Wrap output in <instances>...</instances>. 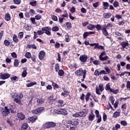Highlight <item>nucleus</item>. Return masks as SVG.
<instances>
[{"label": "nucleus", "instance_id": "1", "mask_svg": "<svg viewBox=\"0 0 130 130\" xmlns=\"http://www.w3.org/2000/svg\"><path fill=\"white\" fill-rule=\"evenodd\" d=\"M75 75H76L77 77H82V76H83V79H85L86 78V70L84 71L82 69L78 70L76 71Z\"/></svg>", "mask_w": 130, "mask_h": 130}, {"label": "nucleus", "instance_id": "2", "mask_svg": "<svg viewBox=\"0 0 130 130\" xmlns=\"http://www.w3.org/2000/svg\"><path fill=\"white\" fill-rule=\"evenodd\" d=\"M104 90V88L103 87V84H99V87L96 86L95 87V92L96 94H98V95H101V92H100V91L101 92H102Z\"/></svg>", "mask_w": 130, "mask_h": 130}, {"label": "nucleus", "instance_id": "3", "mask_svg": "<svg viewBox=\"0 0 130 130\" xmlns=\"http://www.w3.org/2000/svg\"><path fill=\"white\" fill-rule=\"evenodd\" d=\"M42 31L45 32V34L47 35H51V28L49 26H46L42 28Z\"/></svg>", "mask_w": 130, "mask_h": 130}, {"label": "nucleus", "instance_id": "4", "mask_svg": "<svg viewBox=\"0 0 130 130\" xmlns=\"http://www.w3.org/2000/svg\"><path fill=\"white\" fill-rule=\"evenodd\" d=\"M11 77V75L9 73H0V79L1 80H7V79H9Z\"/></svg>", "mask_w": 130, "mask_h": 130}, {"label": "nucleus", "instance_id": "5", "mask_svg": "<svg viewBox=\"0 0 130 130\" xmlns=\"http://www.w3.org/2000/svg\"><path fill=\"white\" fill-rule=\"evenodd\" d=\"M54 112L57 113V114H68L67 113V110L64 109L54 110Z\"/></svg>", "mask_w": 130, "mask_h": 130}, {"label": "nucleus", "instance_id": "6", "mask_svg": "<svg viewBox=\"0 0 130 130\" xmlns=\"http://www.w3.org/2000/svg\"><path fill=\"white\" fill-rule=\"evenodd\" d=\"M55 126V123L53 122H47L45 124H44V127H46V128H49V127H53Z\"/></svg>", "mask_w": 130, "mask_h": 130}, {"label": "nucleus", "instance_id": "7", "mask_svg": "<svg viewBox=\"0 0 130 130\" xmlns=\"http://www.w3.org/2000/svg\"><path fill=\"white\" fill-rule=\"evenodd\" d=\"M44 110V108L41 107L38 108L36 110L32 111V113L34 114H39V113H41V112H42V111H43Z\"/></svg>", "mask_w": 130, "mask_h": 130}, {"label": "nucleus", "instance_id": "8", "mask_svg": "<svg viewBox=\"0 0 130 130\" xmlns=\"http://www.w3.org/2000/svg\"><path fill=\"white\" fill-rule=\"evenodd\" d=\"M40 60H42L44 57H45V51L41 50L40 51L38 56Z\"/></svg>", "mask_w": 130, "mask_h": 130}, {"label": "nucleus", "instance_id": "9", "mask_svg": "<svg viewBox=\"0 0 130 130\" xmlns=\"http://www.w3.org/2000/svg\"><path fill=\"white\" fill-rule=\"evenodd\" d=\"M34 39H36L37 37V35H43V34H44L45 32L43 31L42 30H38L37 32L36 31H34Z\"/></svg>", "mask_w": 130, "mask_h": 130}, {"label": "nucleus", "instance_id": "10", "mask_svg": "<svg viewBox=\"0 0 130 130\" xmlns=\"http://www.w3.org/2000/svg\"><path fill=\"white\" fill-rule=\"evenodd\" d=\"M1 112L3 114H10V110L8 109V107H5V109L1 108L0 109Z\"/></svg>", "mask_w": 130, "mask_h": 130}, {"label": "nucleus", "instance_id": "11", "mask_svg": "<svg viewBox=\"0 0 130 130\" xmlns=\"http://www.w3.org/2000/svg\"><path fill=\"white\" fill-rule=\"evenodd\" d=\"M79 59L82 61V62H86L87 61V59H88V56L86 55H82L80 56Z\"/></svg>", "mask_w": 130, "mask_h": 130}, {"label": "nucleus", "instance_id": "12", "mask_svg": "<svg viewBox=\"0 0 130 130\" xmlns=\"http://www.w3.org/2000/svg\"><path fill=\"white\" fill-rule=\"evenodd\" d=\"M27 68H23V72L22 73L21 76L22 78H26L27 77Z\"/></svg>", "mask_w": 130, "mask_h": 130}, {"label": "nucleus", "instance_id": "13", "mask_svg": "<svg viewBox=\"0 0 130 130\" xmlns=\"http://www.w3.org/2000/svg\"><path fill=\"white\" fill-rule=\"evenodd\" d=\"M37 83L36 82L34 81V82H30L29 83H26V87L29 88L30 87H32V86H35V85H37Z\"/></svg>", "mask_w": 130, "mask_h": 130}, {"label": "nucleus", "instance_id": "14", "mask_svg": "<svg viewBox=\"0 0 130 130\" xmlns=\"http://www.w3.org/2000/svg\"><path fill=\"white\" fill-rule=\"evenodd\" d=\"M111 13H105L103 14V17L104 18H105L106 19H109V18H110V17H111Z\"/></svg>", "mask_w": 130, "mask_h": 130}, {"label": "nucleus", "instance_id": "15", "mask_svg": "<svg viewBox=\"0 0 130 130\" xmlns=\"http://www.w3.org/2000/svg\"><path fill=\"white\" fill-rule=\"evenodd\" d=\"M94 118H95V115L90 114L88 116V120H89V121H93V120H94Z\"/></svg>", "mask_w": 130, "mask_h": 130}, {"label": "nucleus", "instance_id": "16", "mask_svg": "<svg viewBox=\"0 0 130 130\" xmlns=\"http://www.w3.org/2000/svg\"><path fill=\"white\" fill-rule=\"evenodd\" d=\"M5 20L7 21H10L11 20V15H10L9 13L6 14L5 15Z\"/></svg>", "mask_w": 130, "mask_h": 130}, {"label": "nucleus", "instance_id": "17", "mask_svg": "<svg viewBox=\"0 0 130 130\" xmlns=\"http://www.w3.org/2000/svg\"><path fill=\"white\" fill-rule=\"evenodd\" d=\"M102 31L103 34H104L105 36H108V32H107V30H106V28L103 27Z\"/></svg>", "mask_w": 130, "mask_h": 130}, {"label": "nucleus", "instance_id": "18", "mask_svg": "<svg viewBox=\"0 0 130 130\" xmlns=\"http://www.w3.org/2000/svg\"><path fill=\"white\" fill-rule=\"evenodd\" d=\"M104 10H107L108 7H109V4L107 2H103V3Z\"/></svg>", "mask_w": 130, "mask_h": 130}, {"label": "nucleus", "instance_id": "19", "mask_svg": "<svg viewBox=\"0 0 130 130\" xmlns=\"http://www.w3.org/2000/svg\"><path fill=\"white\" fill-rule=\"evenodd\" d=\"M58 106V107H62L64 104H63V101H57Z\"/></svg>", "mask_w": 130, "mask_h": 130}, {"label": "nucleus", "instance_id": "20", "mask_svg": "<svg viewBox=\"0 0 130 130\" xmlns=\"http://www.w3.org/2000/svg\"><path fill=\"white\" fill-rule=\"evenodd\" d=\"M94 28H96L98 31H100V30H102V29H103V28H102V26L100 24H96V25H94Z\"/></svg>", "mask_w": 130, "mask_h": 130}, {"label": "nucleus", "instance_id": "21", "mask_svg": "<svg viewBox=\"0 0 130 130\" xmlns=\"http://www.w3.org/2000/svg\"><path fill=\"white\" fill-rule=\"evenodd\" d=\"M128 45V42H123L121 43V46H122V48H125L126 46Z\"/></svg>", "mask_w": 130, "mask_h": 130}, {"label": "nucleus", "instance_id": "22", "mask_svg": "<svg viewBox=\"0 0 130 130\" xmlns=\"http://www.w3.org/2000/svg\"><path fill=\"white\" fill-rule=\"evenodd\" d=\"M13 41H14L16 43H18L19 42V40L18 39V37L16 35H13Z\"/></svg>", "mask_w": 130, "mask_h": 130}, {"label": "nucleus", "instance_id": "23", "mask_svg": "<svg viewBox=\"0 0 130 130\" xmlns=\"http://www.w3.org/2000/svg\"><path fill=\"white\" fill-rule=\"evenodd\" d=\"M44 99H39L37 100V103L38 104H43V103H44Z\"/></svg>", "mask_w": 130, "mask_h": 130}, {"label": "nucleus", "instance_id": "24", "mask_svg": "<svg viewBox=\"0 0 130 130\" xmlns=\"http://www.w3.org/2000/svg\"><path fill=\"white\" fill-rule=\"evenodd\" d=\"M37 119V116H34L28 118V120L30 121H35Z\"/></svg>", "mask_w": 130, "mask_h": 130}, {"label": "nucleus", "instance_id": "25", "mask_svg": "<svg viewBox=\"0 0 130 130\" xmlns=\"http://www.w3.org/2000/svg\"><path fill=\"white\" fill-rule=\"evenodd\" d=\"M27 128H28V124H27L26 123H24L22 125L21 129L22 130H26V129H27Z\"/></svg>", "mask_w": 130, "mask_h": 130}, {"label": "nucleus", "instance_id": "26", "mask_svg": "<svg viewBox=\"0 0 130 130\" xmlns=\"http://www.w3.org/2000/svg\"><path fill=\"white\" fill-rule=\"evenodd\" d=\"M71 124L76 126L79 125V122L78 121L74 120L71 121Z\"/></svg>", "mask_w": 130, "mask_h": 130}, {"label": "nucleus", "instance_id": "27", "mask_svg": "<svg viewBox=\"0 0 130 130\" xmlns=\"http://www.w3.org/2000/svg\"><path fill=\"white\" fill-rule=\"evenodd\" d=\"M85 117V116H86V115H85V114H73V117Z\"/></svg>", "mask_w": 130, "mask_h": 130}, {"label": "nucleus", "instance_id": "28", "mask_svg": "<svg viewBox=\"0 0 130 130\" xmlns=\"http://www.w3.org/2000/svg\"><path fill=\"white\" fill-rule=\"evenodd\" d=\"M51 83H52V85L53 86V87L54 88H56V89H58V88H59V86H58V85H57V84L53 82V81H51Z\"/></svg>", "mask_w": 130, "mask_h": 130}, {"label": "nucleus", "instance_id": "29", "mask_svg": "<svg viewBox=\"0 0 130 130\" xmlns=\"http://www.w3.org/2000/svg\"><path fill=\"white\" fill-rule=\"evenodd\" d=\"M100 60H102V61H104V60H107L108 59H109V57L108 56H106L105 57H102V58H100Z\"/></svg>", "mask_w": 130, "mask_h": 130}, {"label": "nucleus", "instance_id": "30", "mask_svg": "<svg viewBox=\"0 0 130 130\" xmlns=\"http://www.w3.org/2000/svg\"><path fill=\"white\" fill-rule=\"evenodd\" d=\"M94 28H95V25L93 24H89L87 26V29H88V30H93Z\"/></svg>", "mask_w": 130, "mask_h": 130}, {"label": "nucleus", "instance_id": "31", "mask_svg": "<svg viewBox=\"0 0 130 130\" xmlns=\"http://www.w3.org/2000/svg\"><path fill=\"white\" fill-rule=\"evenodd\" d=\"M96 117L98 119V120H97V123H100V122H101V116H100V114H96Z\"/></svg>", "mask_w": 130, "mask_h": 130}, {"label": "nucleus", "instance_id": "32", "mask_svg": "<svg viewBox=\"0 0 130 130\" xmlns=\"http://www.w3.org/2000/svg\"><path fill=\"white\" fill-rule=\"evenodd\" d=\"M65 40L67 42H70L71 41V39H70V36L68 34H67L65 36Z\"/></svg>", "mask_w": 130, "mask_h": 130}, {"label": "nucleus", "instance_id": "33", "mask_svg": "<svg viewBox=\"0 0 130 130\" xmlns=\"http://www.w3.org/2000/svg\"><path fill=\"white\" fill-rule=\"evenodd\" d=\"M18 117L20 119V120H23L25 118V115L24 114H18Z\"/></svg>", "mask_w": 130, "mask_h": 130}, {"label": "nucleus", "instance_id": "34", "mask_svg": "<svg viewBox=\"0 0 130 130\" xmlns=\"http://www.w3.org/2000/svg\"><path fill=\"white\" fill-rule=\"evenodd\" d=\"M24 28L25 30H27V31H30V30H31V26L27 24H25L24 26Z\"/></svg>", "mask_w": 130, "mask_h": 130}, {"label": "nucleus", "instance_id": "35", "mask_svg": "<svg viewBox=\"0 0 130 130\" xmlns=\"http://www.w3.org/2000/svg\"><path fill=\"white\" fill-rule=\"evenodd\" d=\"M64 92H65L61 93L62 96H63L64 97H67V96H68V94H70V92H69V91H64Z\"/></svg>", "mask_w": 130, "mask_h": 130}, {"label": "nucleus", "instance_id": "36", "mask_svg": "<svg viewBox=\"0 0 130 130\" xmlns=\"http://www.w3.org/2000/svg\"><path fill=\"white\" fill-rule=\"evenodd\" d=\"M14 67H18L19 66V60L18 59H15L14 62Z\"/></svg>", "mask_w": 130, "mask_h": 130}, {"label": "nucleus", "instance_id": "37", "mask_svg": "<svg viewBox=\"0 0 130 130\" xmlns=\"http://www.w3.org/2000/svg\"><path fill=\"white\" fill-rule=\"evenodd\" d=\"M118 91H119L118 89L114 90L112 88L111 89H110V92L113 93V94H117V93H118Z\"/></svg>", "mask_w": 130, "mask_h": 130}, {"label": "nucleus", "instance_id": "38", "mask_svg": "<svg viewBox=\"0 0 130 130\" xmlns=\"http://www.w3.org/2000/svg\"><path fill=\"white\" fill-rule=\"evenodd\" d=\"M25 56L26 57V58H31V53L29 52H27L26 53Z\"/></svg>", "mask_w": 130, "mask_h": 130}, {"label": "nucleus", "instance_id": "39", "mask_svg": "<svg viewBox=\"0 0 130 130\" xmlns=\"http://www.w3.org/2000/svg\"><path fill=\"white\" fill-rule=\"evenodd\" d=\"M41 18H42V17L41 16V15H40L39 14L36 15L35 17V19H36V20H38L41 19Z\"/></svg>", "mask_w": 130, "mask_h": 130}, {"label": "nucleus", "instance_id": "40", "mask_svg": "<svg viewBox=\"0 0 130 130\" xmlns=\"http://www.w3.org/2000/svg\"><path fill=\"white\" fill-rule=\"evenodd\" d=\"M58 30H59L58 26H57L53 27L52 28V30L54 32H56L58 31Z\"/></svg>", "mask_w": 130, "mask_h": 130}, {"label": "nucleus", "instance_id": "41", "mask_svg": "<svg viewBox=\"0 0 130 130\" xmlns=\"http://www.w3.org/2000/svg\"><path fill=\"white\" fill-rule=\"evenodd\" d=\"M11 43V42H9L7 40H5L4 41V44L6 45V46H9Z\"/></svg>", "mask_w": 130, "mask_h": 130}, {"label": "nucleus", "instance_id": "42", "mask_svg": "<svg viewBox=\"0 0 130 130\" xmlns=\"http://www.w3.org/2000/svg\"><path fill=\"white\" fill-rule=\"evenodd\" d=\"M23 36H24V32H20L18 34V38H19L20 39H21V38H23Z\"/></svg>", "mask_w": 130, "mask_h": 130}, {"label": "nucleus", "instance_id": "43", "mask_svg": "<svg viewBox=\"0 0 130 130\" xmlns=\"http://www.w3.org/2000/svg\"><path fill=\"white\" fill-rule=\"evenodd\" d=\"M106 90H108V91H110V90H111L112 88H110V85H109V83H108L106 85Z\"/></svg>", "mask_w": 130, "mask_h": 130}, {"label": "nucleus", "instance_id": "44", "mask_svg": "<svg viewBox=\"0 0 130 130\" xmlns=\"http://www.w3.org/2000/svg\"><path fill=\"white\" fill-rule=\"evenodd\" d=\"M63 74H64V72H63L62 70H60L58 71V75L60 77L63 76Z\"/></svg>", "mask_w": 130, "mask_h": 130}, {"label": "nucleus", "instance_id": "45", "mask_svg": "<svg viewBox=\"0 0 130 130\" xmlns=\"http://www.w3.org/2000/svg\"><path fill=\"white\" fill-rule=\"evenodd\" d=\"M29 5H30V6H32V7H35V6L37 5V2L34 1V2H30Z\"/></svg>", "mask_w": 130, "mask_h": 130}, {"label": "nucleus", "instance_id": "46", "mask_svg": "<svg viewBox=\"0 0 130 130\" xmlns=\"http://www.w3.org/2000/svg\"><path fill=\"white\" fill-rule=\"evenodd\" d=\"M120 123L123 126H125V125H127V123L124 120L121 121Z\"/></svg>", "mask_w": 130, "mask_h": 130}, {"label": "nucleus", "instance_id": "47", "mask_svg": "<svg viewBox=\"0 0 130 130\" xmlns=\"http://www.w3.org/2000/svg\"><path fill=\"white\" fill-rule=\"evenodd\" d=\"M55 70L56 72H58L59 71V64H56L55 66Z\"/></svg>", "mask_w": 130, "mask_h": 130}, {"label": "nucleus", "instance_id": "48", "mask_svg": "<svg viewBox=\"0 0 130 130\" xmlns=\"http://www.w3.org/2000/svg\"><path fill=\"white\" fill-rule=\"evenodd\" d=\"M13 2L15 5H20L21 4V0H14Z\"/></svg>", "mask_w": 130, "mask_h": 130}, {"label": "nucleus", "instance_id": "49", "mask_svg": "<svg viewBox=\"0 0 130 130\" xmlns=\"http://www.w3.org/2000/svg\"><path fill=\"white\" fill-rule=\"evenodd\" d=\"M14 101L16 102V103H18V104H21V100L18 98H15L14 99Z\"/></svg>", "mask_w": 130, "mask_h": 130}, {"label": "nucleus", "instance_id": "50", "mask_svg": "<svg viewBox=\"0 0 130 130\" xmlns=\"http://www.w3.org/2000/svg\"><path fill=\"white\" fill-rule=\"evenodd\" d=\"M113 5L114 8H117V7H118V6H119V3L117 1H115L113 3Z\"/></svg>", "mask_w": 130, "mask_h": 130}, {"label": "nucleus", "instance_id": "51", "mask_svg": "<svg viewBox=\"0 0 130 130\" xmlns=\"http://www.w3.org/2000/svg\"><path fill=\"white\" fill-rule=\"evenodd\" d=\"M105 70L106 73H108V74H110V72H111V71L110 70V69H109V68H108V67H105Z\"/></svg>", "mask_w": 130, "mask_h": 130}, {"label": "nucleus", "instance_id": "52", "mask_svg": "<svg viewBox=\"0 0 130 130\" xmlns=\"http://www.w3.org/2000/svg\"><path fill=\"white\" fill-rule=\"evenodd\" d=\"M110 101L111 104H112V105H113V104L115 101L114 98H113V96L110 97Z\"/></svg>", "mask_w": 130, "mask_h": 130}, {"label": "nucleus", "instance_id": "53", "mask_svg": "<svg viewBox=\"0 0 130 130\" xmlns=\"http://www.w3.org/2000/svg\"><path fill=\"white\" fill-rule=\"evenodd\" d=\"M11 56L13 58H17V53H16V52H12L11 53Z\"/></svg>", "mask_w": 130, "mask_h": 130}, {"label": "nucleus", "instance_id": "54", "mask_svg": "<svg viewBox=\"0 0 130 130\" xmlns=\"http://www.w3.org/2000/svg\"><path fill=\"white\" fill-rule=\"evenodd\" d=\"M30 20L32 24H36V21H35V18L31 17L30 18Z\"/></svg>", "mask_w": 130, "mask_h": 130}, {"label": "nucleus", "instance_id": "55", "mask_svg": "<svg viewBox=\"0 0 130 130\" xmlns=\"http://www.w3.org/2000/svg\"><path fill=\"white\" fill-rule=\"evenodd\" d=\"M91 95L90 93H87L86 95V101H89V99H90V95Z\"/></svg>", "mask_w": 130, "mask_h": 130}, {"label": "nucleus", "instance_id": "56", "mask_svg": "<svg viewBox=\"0 0 130 130\" xmlns=\"http://www.w3.org/2000/svg\"><path fill=\"white\" fill-rule=\"evenodd\" d=\"M29 12L31 13V16H33V15H36V12L33 9H30Z\"/></svg>", "mask_w": 130, "mask_h": 130}, {"label": "nucleus", "instance_id": "57", "mask_svg": "<svg viewBox=\"0 0 130 130\" xmlns=\"http://www.w3.org/2000/svg\"><path fill=\"white\" fill-rule=\"evenodd\" d=\"M66 25L67 26V28H68V29H71V28H72V23L70 22L66 23Z\"/></svg>", "mask_w": 130, "mask_h": 130}, {"label": "nucleus", "instance_id": "58", "mask_svg": "<svg viewBox=\"0 0 130 130\" xmlns=\"http://www.w3.org/2000/svg\"><path fill=\"white\" fill-rule=\"evenodd\" d=\"M92 5L94 8H98V6H99V2H96L95 3H93Z\"/></svg>", "mask_w": 130, "mask_h": 130}, {"label": "nucleus", "instance_id": "59", "mask_svg": "<svg viewBox=\"0 0 130 130\" xmlns=\"http://www.w3.org/2000/svg\"><path fill=\"white\" fill-rule=\"evenodd\" d=\"M55 48H59V46H60V44H59V43L58 42H56L55 45Z\"/></svg>", "mask_w": 130, "mask_h": 130}, {"label": "nucleus", "instance_id": "60", "mask_svg": "<svg viewBox=\"0 0 130 130\" xmlns=\"http://www.w3.org/2000/svg\"><path fill=\"white\" fill-rule=\"evenodd\" d=\"M11 81H17V80H18V77L17 76H13L12 77H11Z\"/></svg>", "mask_w": 130, "mask_h": 130}, {"label": "nucleus", "instance_id": "61", "mask_svg": "<svg viewBox=\"0 0 130 130\" xmlns=\"http://www.w3.org/2000/svg\"><path fill=\"white\" fill-rule=\"evenodd\" d=\"M29 48H33L34 49H36L37 48V46L35 44L31 45L29 47Z\"/></svg>", "mask_w": 130, "mask_h": 130}, {"label": "nucleus", "instance_id": "62", "mask_svg": "<svg viewBox=\"0 0 130 130\" xmlns=\"http://www.w3.org/2000/svg\"><path fill=\"white\" fill-rule=\"evenodd\" d=\"M118 106V100H116L115 101V103L114 104V107L115 108H117V107Z\"/></svg>", "mask_w": 130, "mask_h": 130}, {"label": "nucleus", "instance_id": "63", "mask_svg": "<svg viewBox=\"0 0 130 130\" xmlns=\"http://www.w3.org/2000/svg\"><path fill=\"white\" fill-rule=\"evenodd\" d=\"M52 20L53 21H57V17L55 15H52Z\"/></svg>", "mask_w": 130, "mask_h": 130}, {"label": "nucleus", "instance_id": "64", "mask_svg": "<svg viewBox=\"0 0 130 130\" xmlns=\"http://www.w3.org/2000/svg\"><path fill=\"white\" fill-rule=\"evenodd\" d=\"M126 88L129 89L130 88V81H128L126 82Z\"/></svg>", "mask_w": 130, "mask_h": 130}]
</instances>
